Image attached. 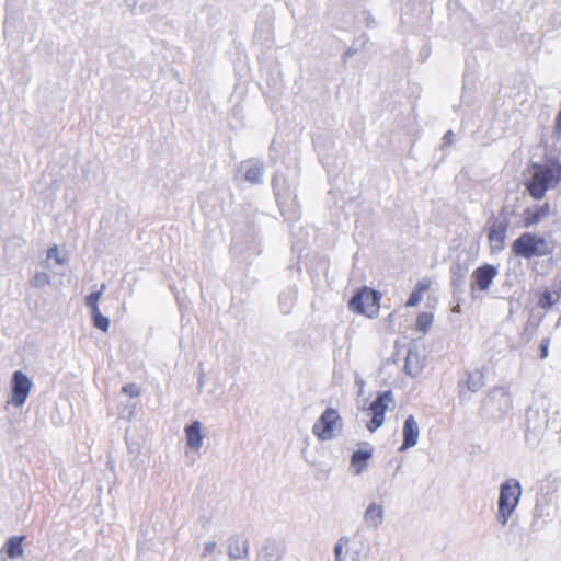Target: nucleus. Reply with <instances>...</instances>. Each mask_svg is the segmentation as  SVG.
Instances as JSON below:
<instances>
[{"mask_svg": "<svg viewBox=\"0 0 561 561\" xmlns=\"http://www.w3.org/2000/svg\"><path fill=\"white\" fill-rule=\"evenodd\" d=\"M529 179L525 187L534 199H542L548 190L554 188L561 182V162L550 159L547 163L534 162L528 165Z\"/></svg>", "mask_w": 561, "mask_h": 561, "instance_id": "nucleus-1", "label": "nucleus"}, {"mask_svg": "<svg viewBox=\"0 0 561 561\" xmlns=\"http://www.w3.org/2000/svg\"><path fill=\"white\" fill-rule=\"evenodd\" d=\"M511 252L515 257L530 260L551 255L553 245L543 236L526 231L512 242Z\"/></svg>", "mask_w": 561, "mask_h": 561, "instance_id": "nucleus-2", "label": "nucleus"}, {"mask_svg": "<svg viewBox=\"0 0 561 561\" xmlns=\"http://www.w3.org/2000/svg\"><path fill=\"white\" fill-rule=\"evenodd\" d=\"M381 294L369 287H362L348 301V308L352 312L374 318L380 309Z\"/></svg>", "mask_w": 561, "mask_h": 561, "instance_id": "nucleus-3", "label": "nucleus"}, {"mask_svg": "<svg viewBox=\"0 0 561 561\" xmlns=\"http://www.w3.org/2000/svg\"><path fill=\"white\" fill-rule=\"evenodd\" d=\"M522 488L517 480L510 479L501 485L499 497V520L505 525L519 502Z\"/></svg>", "mask_w": 561, "mask_h": 561, "instance_id": "nucleus-4", "label": "nucleus"}, {"mask_svg": "<svg viewBox=\"0 0 561 561\" xmlns=\"http://www.w3.org/2000/svg\"><path fill=\"white\" fill-rule=\"evenodd\" d=\"M342 427V419L337 410L327 408L312 426L313 435L320 440H330Z\"/></svg>", "mask_w": 561, "mask_h": 561, "instance_id": "nucleus-5", "label": "nucleus"}, {"mask_svg": "<svg viewBox=\"0 0 561 561\" xmlns=\"http://www.w3.org/2000/svg\"><path fill=\"white\" fill-rule=\"evenodd\" d=\"M393 403V396L390 390L379 393L377 398L369 404L367 412L370 415V421L366 427L370 433H374L385 422V414L389 404Z\"/></svg>", "mask_w": 561, "mask_h": 561, "instance_id": "nucleus-6", "label": "nucleus"}, {"mask_svg": "<svg viewBox=\"0 0 561 561\" xmlns=\"http://www.w3.org/2000/svg\"><path fill=\"white\" fill-rule=\"evenodd\" d=\"M508 220L492 217L489 220L488 226V243L491 253H499L504 250L507 231H508Z\"/></svg>", "mask_w": 561, "mask_h": 561, "instance_id": "nucleus-7", "label": "nucleus"}, {"mask_svg": "<svg viewBox=\"0 0 561 561\" xmlns=\"http://www.w3.org/2000/svg\"><path fill=\"white\" fill-rule=\"evenodd\" d=\"M31 389L32 381L24 373H22L21 370L13 373L12 396L10 403L16 408L22 407L27 400Z\"/></svg>", "mask_w": 561, "mask_h": 561, "instance_id": "nucleus-8", "label": "nucleus"}, {"mask_svg": "<svg viewBox=\"0 0 561 561\" xmlns=\"http://www.w3.org/2000/svg\"><path fill=\"white\" fill-rule=\"evenodd\" d=\"M496 275L497 270L493 265L484 264L479 266L472 273L471 287H477L481 291L488 290Z\"/></svg>", "mask_w": 561, "mask_h": 561, "instance_id": "nucleus-9", "label": "nucleus"}, {"mask_svg": "<svg viewBox=\"0 0 561 561\" xmlns=\"http://www.w3.org/2000/svg\"><path fill=\"white\" fill-rule=\"evenodd\" d=\"M551 214L549 203H543L538 206L527 207L523 213V227L529 228L538 225Z\"/></svg>", "mask_w": 561, "mask_h": 561, "instance_id": "nucleus-10", "label": "nucleus"}, {"mask_svg": "<svg viewBox=\"0 0 561 561\" xmlns=\"http://www.w3.org/2000/svg\"><path fill=\"white\" fill-rule=\"evenodd\" d=\"M402 435H403V443L400 447L401 451L416 445L419 435H420V428H419L417 422L415 421L414 416L410 415L405 419L403 428H402Z\"/></svg>", "mask_w": 561, "mask_h": 561, "instance_id": "nucleus-11", "label": "nucleus"}, {"mask_svg": "<svg viewBox=\"0 0 561 561\" xmlns=\"http://www.w3.org/2000/svg\"><path fill=\"white\" fill-rule=\"evenodd\" d=\"M561 298V279L552 285L551 288H546L538 297L537 305L543 310L552 308Z\"/></svg>", "mask_w": 561, "mask_h": 561, "instance_id": "nucleus-12", "label": "nucleus"}, {"mask_svg": "<svg viewBox=\"0 0 561 561\" xmlns=\"http://www.w3.org/2000/svg\"><path fill=\"white\" fill-rule=\"evenodd\" d=\"M185 435L190 448L198 450L202 447L204 435L202 434V424L198 421H194L185 427Z\"/></svg>", "mask_w": 561, "mask_h": 561, "instance_id": "nucleus-13", "label": "nucleus"}, {"mask_svg": "<svg viewBox=\"0 0 561 561\" xmlns=\"http://www.w3.org/2000/svg\"><path fill=\"white\" fill-rule=\"evenodd\" d=\"M430 279H421L416 283L414 289L412 290L410 297L405 301V307H415L417 306L426 291L431 288Z\"/></svg>", "mask_w": 561, "mask_h": 561, "instance_id": "nucleus-14", "label": "nucleus"}, {"mask_svg": "<svg viewBox=\"0 0 561 561\" xmlns=\"http://www.w3.org/2000/svg\"><path fill=\"white\" fill-rule=\"evenodd\" d=\"M371 449H360L353 453L351 466L356 474H360L367 467V462L371 458Z\"/></svg>", "mask_w": 561, "mask_h": 561, "instance_id": "nucleus-15", "label": "nucleus"}, {"mask_svg": "<svg viewBox=\"0 0 561 561\" xmlns=\"http://www.w3.org/2000/svg\"><path fill=\"white\" fill-rule=\"evenodd\" d=\"M25 536L11 537L5 543V551L9 558L14 559L23 556V541Z\"/></svg>", "mask_w": 561, "mask_h": 561, "instance_id": "nucleus-16", "label": "nucleus"}, {"mask_svg": "<svg viewBox=\"0 0 561 561\" xmlns=\"http://www.w3.org/2000/svg\"><path fill=\"white\" fill-rule=\"evenodd\" d=\"M364 519L370 526H377L382 520V507L375 503L370 504L365 512Z\"/></svg>", "mask_w": 561, "mask_h": 561, "instance_id": "nucleus-17", "label": "nucleus"}, {"mask_svg": "<svg viewBox=\"0 0 561 561\" xmlns=\"http://www.w3.org/2000/svg\"><path fill=\"white\" fill-rule=\"evenodd\" d=\"M434 322V314L432 312H420L415 319V330L426 333Z\"/></svg>", "mask_w": 561, "mask_h": 561, "instance_id": "nucleus-18", "label": "nucleus"}, {"mask_svg": "<svg viewBox=\"0 0 561 561\" xmlns=\"http://www.w3.org/2000/svg\"><path fill=\"white\" fill-rule=\"evenodd\" d=\"M92 318H93V322H94V325L102 330L103 332H106L110 328V320L108 318L104 317L101 314L100 310L96 311V312H92Z\"/></svg>", "mask_w": 561, "mask_h": 561, "instance_id": "nucleus-19", "label": "nucleus"}, {"mask_svg": "<svg viewBox=\"0 0 561 561\" xmlns=\"http://www.w3.org/2000/svg\"><path fill=\"white\" fill-rule=\"evenodd\" d=\"M50 277L47 273H36L31 279V284L33 287H43L49 284Z\"/></svg>", "mask_w": 561, "mask_h": 561, "instance_id": "nucleus-20", "label": "nucleus"}, {"mask_svg": "<svg viewBox=\"0 0 561 561\" xmlns=\"http://www.w3.org/2000/svg\"><path fill=\"white\" fill-rule=\"evenodd\" d=\"M101 293L102 290L93 291L87 297V305L90 308L91 313L99 311L98 302L100 300Z\"/></svg>", "mask_w": 561, "mask_h": 561, "instance_id": "nucleus-21", "label": "nucleus"}, {"mask_svg": "<svg viewBox=\"0 0 561 561\" xmlns=\"http://www.w3.org/2000/svg\"><path fill=\"white\" fill-rule=\"evenodd\" d=\"M261 176V169L259 167H251L245 171V179L251 182H257Z\"/></svg>", "mask_w": 561, "mask_h": 561, "instance_id": "nucleus-22", "label": "nucleus"}, {"mask_svg": "<svg viewBox=\"0 0 561 561\" xmlns=\"http://www.w3.org/2000/svg\"><path fill=\"white\" fill-rule=\"evenodd\" d=\"M122 391H123L125 394H127V396H129V397H131V398H134V397H138V396L140 394V389H139V387H138L137 385H135V383H127V385H125V386L123 387Z\"/></svg>", "mask_w": 561, "mask_h": 561, "instance_id": "nucleus-23", "label": "nucleus"}, {"mask_svg": "<svg viewBox=\"0 0 561 561\" xmlns=\"http://www.w3.org/2000/svg\"><path fill=\"white\" fill-rule=\"evenodd\" d=\"M47 256L49 259H54L56 261L57 264H64L65 263V259L62 256H60L59 254V251H58V248L57 247H53L48 250L47 252Z\"/></svg>", "mask_w": 561, "mask_h": 561, "instance_id": "nucleus-24", "label": "nucleus"}, {"mask_svg": "<svg viewBox=\"0 0 561 561\" xmlns=\"http://www.w3.org/2000/svg\"><path fill=\"white\" fill-rule=\"evenodd\" d=\"M549 345H550V339L546 337L540 342L539 351H540V358L545 359L548 357L549 354Z\"/></svg>", "mask_w": 561, "mask_h": 561, "instance_id": "nucleus-25", "label": "nucleus"}, {"mask_svg": "<svg viewBox=\"0 0 561 561\" xmlns=\"http://www.w3.org/2000/svg\"><path fill=\"white\" fill-rule=\"evenodd\" d=\"M554 134L560 136L561 135V110L559 111V113L557 114L556 116V121H554Z\"/></svg>", "mask_w": 561, "mask_h": 561, "instance_id": "nucleus-26", "label": "nucleus"}, {"mask_svg": "<svg viewBox=\"0 0 561 561\" xmlns=\"http://www.w3.org/2000/svg\"><path fill=\"white\" fill-rule=\"evenodd\" d=\"M342 548V542L339 541L334 549L337 561H341Z\"/></svg>", "mask_w": 561, "mask_h": 561, "instance_id": "nucleus-27", "label": "nucleus"}]
</instances>
